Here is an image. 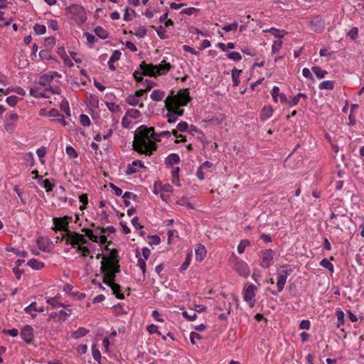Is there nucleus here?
Here are the masks:
<instances>
[{"mask_svg":"<svg viewBox=\"0 0 364 364\" xmlns=\"http://www.w3.org/2000/svg\"><path fill=\"white\" fill-rule=\"evenodd\" d=\"M148 130H141L140 127L135 132L133 149L139 154L150 156L156 149L155 142L149 139Z\"/></svg>","mask_w":364,"mask_h":364,"instance_id":"1","label":"nucleus"},{"mask_svg":"<svg viewBox=\"0 0 364 364\" xmlns=\"http://www.w3.org/2000/svg\"><path fill=\"white\" fill-rule=\"evenodd\" d=\"M100 271L103 274V278L115 279L116 274L120 272V266L118 261H114L112 258H105L102 257L101 262Z\"/></svg>","mask_w":364,"mask_h":364,"instance_id":"2","label":"nucleus"},{"mask_svg":"<svg viewBox=\"0 0 364 364\" xmlns=\"http://www.w3.org/2000/svg\"><path fill=\"white\" fill-rule=\"evenodd\" d=\"M191 100L189 96V91L188 89L181 90L177 95L168 96L165 100V104L170 105L176 104V105H181L182 107L186 106L188 102Z\"/></svg>","mask_w":364,"mask_h":364,"instance_id":"3","label":"nucleus"},{"mask_svg":"<svg viewBox=\"0 0 364 364\" xmlns=\"http://www.w3.org/2000/svg\"><path fill=\"white\" fill-rule=\"evenodd\" d=\"M66 13L72 15V18L79 23H84L87 20L86 12L83 6L78 4H71L65 9Z\"/></svg>","mask_w":364,"mask_h":364,"instance_id":"4","label":"nucleus"},{"mask_svg":"<svg viewBox=\"0 0 364 364\" xmlns=\"http://www.w3.org/2000/svg\"><path fill=\"white\" fill-rule=\"evenodd\" d=\"M72 218L68 215H65L62 218H53V223L54 227L52 228L55 232L57 231H63L65 232L66 234L72 232L69 230V223L71 220Z\"/></svg>","mask_w":364,"mask_h":364,"instance_id":"5","label":"nucleus"},{"mask_svg":"<svg viewBox=\"0 0 364 364\" xmlns=\"http://www.w3.org/2000/svg\"><path fill=\"white\" fill-rule=\"evenodd\" d=\"M67 238L65 240L66 245H71L73 247H75L76 245H85L88 242L85 239V235L78 232H73L66 234Z\"/></svg>","mask_w":364,"mask_h":364,"instance_id":"6","label":"nucleus"},{"mask_svg":"<svg viewBox=\"0 0 364 364\" xmlns=\"http://www.w3.org/2000/svg\"><path fill=\"white\" fill-rule=\"evenodd\" d=\"M257 290L256 286L250 284L243 292V299L248 304L250 307L252 308L255 305V291Z\"/></svg>","mask_w":364,"mask_h":364,"instance_id":"7","label":"nucleus"},{"mask_svg":"<svg viewBox=\"0 0 364 364\" xmlns=\"http://www.w3.org/2000/svg\"><path fill=\"white\" fill-rule=\"evenodd\" d=\"M262 258L259 265L264 269H268L273 263L274 251L271 249L262 250L261 252Z\"/></svg>","mask_w":364,"mask_h":364,"instance_id":"8","label":"nucleus"},{"mask_svg":"<svg viewBox=\"0 0 364 364\" xmlns=\"http://www.w3.org/2000/svg\"><path fill=\"white\" fill-rule=\"evenodd\" d=\"M311 29L316 33H321L325 28V21L319 16H314L310 21Z\"/></svg>","mask_w":364,"mask_h":364,"instance_id":"9","label":"nucleus"},{"mask_svg":"<svg viewBox=\"0 0 364 364\" xmlns=\"http://www.w3.org/2000/svg\"><path fill=\"white\" fill-rule=\"evenodd\" d=\"M139 69L141 70L144 75H149L151 77L157 76L156 65L152 63L146 64L144 61L141 62L139 65Z\"/></svg>","mask_w":364,"mask_h":364,"instance_id":"10","label":"nucleus"},{"mask_svg":"<svg viewBox=\"0 0 364 364\" xmlns=\"http://www.w3.org/2000/svg\"><path fill=\"white\" fill-rule=\"evenodd\" d=\"M115 279H109L103 278V283L109 287L113 294L117 299H123L124 298V294L120 292L121 287L119 284L114 282Z\"/></svg>","mask_w":364,"mask_h":364,"instance_id":"11","label":"nucleus"},{"mask_svg":"<svg viewBox=\"0 0 364 364\" xmlns=\"http://www.w3.org/2000/svg\"><path fill=\"white\" fill-rule=\"evenodd\" d=\"M292 272V269L291 268L283 270L281 274H279L277 287L278 291L281 292L283 291L284 288V285L287 282V279L288 276H289Z\"/></svg>","mask_w":364,"mask_h":364,"instance_id":"12","label":"nucleus"},{"mask_svg":"<svg viewBox=\"0 0 364 364\" xmlns=\"http://www.w3.org/2000/svg\"><path fill=\"white\" fill-rule=\"evenodd\" d=\"M21 337L26 343H31L34 338L33 328L26 325L21 331Z\"/></svg>","mask_w":364,"mask_h":364,"instance_id":"13","label":"nucleus"},{"mask_svg":"<svg viewBox=\"0 0 364 364\" xmlns=\"http://www.w3.org/2000/svg\"><path fill=\"white\" fill-rule=\"evenodd\" d=\"M330 219L333 220L332 223L336 228H341V225H344L349 220V218L346 214L340 215L334 213H331Z\"/></svg>","mask_w":364,"mask_h":364,"instance_id":"14","label":"nucleus"},{"mask_svg":"<svg viewBox=\"0 0 364 364\" xmlns=\"http://www.w3.org/2000/svg\"><path fill=\"white\" fill-rule=\"evenodd\" d=\"M235 270L242 277H247L250 271L247 264L243 261H238L235 264Z\"/></svg>","mask_w":364,"mask_h":364,"instance_id":"15","label":"nucleus"},{"mask_svg":"<svg viewBox=\"0 0 364 364\" xmlns=\"http://www.w3.org/2000/svg\"><path fill=\"white\" fill-rule=\"evenodd\" d=\"M271 95L272 96V98L275 102L278 101V97L279 98V101L282 103H287V97L285 94L283 92H279V87L277 86H274Z\"/></svg>","mask_w":364,"mask_h":364,"instance_id":"16","label":"nucleus"},{"mask_svg":"<svg viewBox=\"0 0 364 364\" xmlns=\"http://www.w3.org/2000/svg\"><path fill=\"white\" fill-rule=\"evenodd\" d=\"M137 166H139L140 168H144V165L142 161L139 160L134 161L132 164H129L127 166L126 174L132 175L133 173L138 172V169L136 168Z\"/></svg>","mask_w":364,"mask_h":364,"instance_id":"17","label":"nucleus"},{"mask_svg":"<svg viewBox=\"0 0 364 364\" xmlns=\"http://www.w3.org/2000/svg\"><path fill=\"white\" fill-rule=\"evenodd\" d=\"M24 311H26V313H27L28 314H31V317L33 318H36V314H33L32 311H38V312H43L44 311V307L43 306H41V307L37 308L36 307V302H32L30 305H28V306H26L24 309Z\"/></svg>","mask_w":364,"mask_h":364,"instance_id":"18","label":"nucleus"},{"mask_svg":"<svg viewBox=\"0 0 364 364\" xmlns=\"http://www.w3.org/2000/svg\"><path fill=\"white\" fill-rule=\"evenodd\" d=\"M171 65L166 60H162L161 63L156 65L157 75H161L168 72L171 69Z\"/></svg>","mask_w":364,"mask_h":364,"instance_id":"19","label":"nucleus"},{"mask_svg":"<svg viewBox=\"0 0 364 364\" xmlns=\"http://www.w3.org/2000/svg\"><path fill=\"white\" fill-rule=\"evenodd\" d=\"M120 57H121V52L119 50H116L112 53V54L108 61V65H109V68L110 70H115L116 68H115V66L114 65V63L115 61L119 60Z\"/></svg>","mask_w":364,"mask_h":364,"instance_id":"20","label":"nucleus"},{"mask_svg":"<svg viewBox=\"0 0 364 364\" xmlns=\"http://www.w3.org/2000/svg\"><path fill=\"white\" fill-rule=\"evenodd\" d=\"M180 162V157L177 154L172 153L169 154L166 159H165V163L168 166H173L174 164H179Z\"/></svg>","mask_w":364,"mask_h":364,"instance_id":"21","label":"nucleus"},{"mask_svg":"<svg viewBox=\"0 0 364 364\" xmlns=\"http://www.w3.org/2000/svg\"><path fill=\"white\" fill-rule=\"evenodd\" d=\"M273 114V109L272 107H264L260 113V119L262 122L266 121L269 119Z\"/></svg>","mask_w":364,"mask_h":364,"instance_id":"22","label":"nucleus"},{"mask_svg":"<svg viewBox=\"0 0 364 364\" xmlns=\"http://www.w3.org/2000/svg\"><path fill=\"white\" fill-rule=\"evenodd\" d=\"M88 332L89 330L86 329L85 328L80 327L71 333V338L77 339L85 336L87 333H88Z\"/></svg>","mask_w":364,"mask_h":364,"instance_id":"23","label":"nucleus"},{"mask_svg":"<svg viewBox=\"0 0 364 364\" xmlns=\"http://www.w3.org/2000/svg\"><path fill=\"white\" fill-rule=\"evenodd\" d=\"M27 265L31 267L33 269L39 270L44 267V263L40 262L36 259H31L28 261Z\"/></svg>","mask_w":364,"mask_h":364,"instance_id":"24","label":"nucleus"},{"mask_svg":"<svg viewBox=\"0 0 364 364\" xmlns=\"http://www.w3.org/2000/svg\"><path fill=\"white\" fill-rule=\"evenodd\" d=\"M196 259L202 261L206 255V249L203 245H200L198 248L196 249Z\"/></svg>","mask_w":364,"mask_h":364,"instance_id":"25","label":"nucleus"},{"mask_svg":"<svg viewBox=\"0 0 364 364\" xmlns=\"http://www.w3.org/2000/svg\"><path fill=\"white\" fill-rule=\"evenodd\" d=\"M53 80V75H50V74H44L39 77L38 83L41 85L46 86L50 85V83Z\"/></svg>","mask_w":364,"mask_h":364,"instance_id":"26","label":"nucleus"},{"mask_svg":"<svg viewBox=\"0 0 364 364\" xmlns=\"http://www.w3.org/2000/svg\"><path fill=\"white\" fill-rule=\"evenodd\" d=\"M58 54L61 57V58L64 60L65 63H67V61H70V64H69V67H72L73 65V62L70 60L69 57L68 56L65 49L64 47H58L57 50Z\"/></svg>","mask_w":364,"mask_h":364,"instance_id":"27","label":"nucleus"},{"mask_svg":"<svg viewBox=\"0 0 364 364\" xmlns=\"http://www.w3.org/2000/svg\"><path fill=\"white\" fill-rule=\"evenodd\" d=\"M166 105H168V104H165V106ZM168 106V108L172 110L171 112L178 117L183 115L184 109H180L181 105H176V104L171 103Z\"/></svg>","mask_w":364,"mask_h":364,"instance_id":"28","label":"nucleus"},{"mask_svg":"<svg viewBox=\"0 0 364 364\" xmlns=\"http://www.w3.org/2000/svg\"><path fill=\"white\" fill-rule=\"evenodd\" d=\"M130 34H134L139 38H144L147 33V30L144 26H139L135 28V32L133 33L132 31L129 32Z\"/></svg>","mask_w":364,"mask_h":364,"instance_id":"29","label":"nucleus"},{"mask_svg":"<svg viewBox=\"0 0 364 364\" xmlns=\"http://www.w3.org/2000/svg\"><path fill=\"white\" fill-rule=\"evenodd\" d=\"M30 94L33 97L36 98H48L49 96H48L46 94H45L43 92L40 91L39 88L37 87H31L30 89Z\"/></svg>","mask_w":364,"mask_h":364,"instance_id":"30","label":"nucleus"},{"mask_svg":"<svg viewBox=\"0 0 364 364\" xmlns=\"http://www.w3.org/2000/svg\"><path fill=\"white\" fill-rule=\"evenodd\" d=\"M241 72H242V70H237L236 68H234L232 70V80L233 82L234 87H237L240 84V81L239 77H240Z\"/></svg>","mask_w":364,"mask_h":364,"instance_id":"31","label":"nucleus"},{"mask_svg":"<svg viewBox=\"0 0 364 364\" xmlns=\"http://www.w3.org/2000/svg\"><path fill=\"white\" fill-rule=\"evenodd\" d=\"M122 198L124 200V205L125 206L128 207L130 205V201L129 199H133L134 200H136L137 198V196L132 192L126 191L123 196Z\"/></svg>","mask_w":364,"mask_h":364,"instance_id":"32","label":"nucleus"},{"mask_svg":"<svg viewBox=\"0 0 364 364\" xmlns=\"http://www.w3.org/2000/svg\"><path fill=\"white\" fill-rule=\"evenodd\" d=\"M164 96H165V92L164 91L160 90H155L151 94L150 97L154 101L159 102V101H161L164 98Z\"/></svg>","mask_w":364,"mask_h":364,"instance_id":"33","label":"nucleus"},{"mask_svg":"<svg viewBox=\"0 0 364 364\" xmlns=\"http://www.w3.org/2000/svg\"><path fill=\"white\" fill-rule=\"evenodd\" d=\"M95 33L102 39H106L108 37V32L101 26H97L94 29Z\"/></svg>","mask_w":364,"mask_h":364,"instance_id":"34","label":"nucleus"},{"mask_svg":"<svg viewBox=\"0 0 364 364\" xmlns=\"http://www.w3.org/2000/svg\"><path fill=\"white\" fill-rule=\"evenodd\" d=\"M311 70L319 79L325 77L326 75L328 73L326 70L321 69L318 66H313Z\"/></svg>","mask_w":364,"mask_h":364,"instance_id":"35","label":"nucleus"},{"mask_svg":"<svg viewBox=\"0 0 364 364\" xmlns=\"http://www.w3.org/2000/svg\"><path fill=\"white\" fill-rule=\"evenodd\" d=\"M140 253L138 250H136V257H138V266L140 267L143 275L144 276L146 271V260L143 259L141 257H139Z\"/></svg>","mask_w":364,"mask_h":364,"instance_id":"36","label":"nucleus"},{"mask_svg":"<svg viewBox=\"0 0 364 364\" xmlns=\"http://www.w3.org/2000/svg\"><path fill=\"white\" fill-rule=\"evenodd\" d=\"M82 232H85V235L89 237L90 240L94 242H98V236L94 234L93 231L89 228H82Z\"/></svg>","mask_w":364,"mask_h":364,"instance_id":"37","label":"nucleus"},{"mask_svg":"<svg viewBox=\"0 0 364 364\" xmlns=\"http://www.w3.org/2000/svg\"><path fill=\"white\" fill-rule=\"evenodd\" d=\"M318 88L320 90H332L334 88V82L331 80L323 81L319 84Z\"/></svg>","mask_w":364,"mask_h":364,"instance_id":"38","label":"nucleus"},{"mask_svg":"<svg viewBox=\"0 0 364 364\" xmlns=\"http://www.w3.org/2000/svg\"><path fill=\"white\" fill-rule=\"evenodd\" d=\"M300 97H302L306 100L307 99V95L304 93L299 92L295 97H293L292 100L289 102V107H294L299 102Z\"/></svg>","mask_w":364,"mask_h":364,"instance_id":"39","label":"nucleus"},{"mask_svg":"<svg viewBox=\"0 0 364 364\" xmlns=\"http://www.w3.org/2000/svg\"><path fill=\"white\" fill-rule=\"evenodd\" d=\"M47 303L49 305H50L53 308H55L56 306H62V307L65 306V305L63 304L60 303L58 301V297L57 296H54V297L48 298L47 299Z\"/></svg>","mask_w":364,"mask_h":364,"instance_id":"40","label":"nucleus"},{"mask_svg":"<svg viewBox=\"0 0 364 364\" xmlns=\"http://www.w3.org/2000/svg\"><path fill=\"white\" fill-rule=\"evenodd\" d=\"M60 109L63 112H65L67 117L71 116L70 109L69 107V103L68 101L66 99H63L60 104Z\"/></svg>","mask_w":364,"mask_h":364,"instance_id":"41","label":"nucleus"},{"mask_svg":"<svg viewBox=\"0 0 364 364\" xmlns=\"http://www.w3.org/2000/svg\"><path fill=\"white\" fill-rule=\"evenodd\" d=\"M336 316H337V328H340L341 326L344 324V317L345 314L343 311L341 310H337L336 312Z\"/></svg>","mask_w":364,"mask_h":364,"instance_id":"42","label":"nucleus"},{"mask_svg":"<svg viewBox=\"0 0 364 364\" xmlns=\"http://www.w3.org/2000/svg\"><path fill=\"white\" fill-rule=\"evenodd\" d=\"M151 28L154 29L156 31L158 36H159V38L161 39H166L168 38L167 35L166 34V31L162 26H159V28H156L154 26H151Z\"/></svg>","mask_w":364,"mask_h":364,"instance_id":"43","label":"nucleus"},{"mask_svg":"<svg viewBox=\"0 0 364 364\" xmlns=\"http://www.w3.org/2000/svg\"><path fill=\"white\" fill-rule=\"evenodd\" d=\"M168 105H166L165 107L168 110V112L166 114V117L168 118V122L171 124L174 123L177 121L178 117L175 115L171 111V109L168 108Z\"/></svg>","mask_w":364,"mask_h":364,"instance_id":"44","label":"nucleus"},{"mask_svg":"<svg viewBox=\"0 0 364 364\" xmlns=\"http://www.w3.org/2000/svg\"><path fill=\"white\" fill-rule=\"evenodd\" d=\"M39 57L42 60H54L55 59L50 54V52L48 49L41 50L39 52Z\"/></svg>","mask_w":364,"mask_h":364,"instance_id":"45","label":"nucleus"},{"mask_svg":"<svg viewBox=\"0 0 364 364\" xmlns=\"http://www.w3.org/2000/svg\"><path fill=\"white\" fill-rule=\"evenodd\" d=\"M33 30L36 35H43L46 32V26L40 23H36L33 26Z\"/></svg>","mask_w":364,"mask_h":364,"instance_id":"46","label":"nucleus"},{"mask_svg":"<svg viewBox=\"0 0 364 364\" xmlns=\"http://www.w3.org/2000/svg\"><path fill=\"white\" fill-rule=\"evenodd\" d=\"M250 245V242L248 240H242L237 246V252L239 254H242L245 252V248Z\"/></svg>","mask_w":364,"mask_h":364,"instance_id":"47","label":"nucleus"},{"mask_svg":"<svg viewBox=\"0 0 364 364\" xmlns=\"http://www.w3.org/2000/svg\"><path fill=\"white\" fill-rule=\"evenodd\" d=\"M320 265L323 267L327 269L331 272H333V264L326 258L321 259L320 262Z\"/></svg>","mask_w":364,"mask_h":364,"instance_id":"48","label":"nucleus"},{"mask_svg":"<svg viewBox=\"0 0 364 364\" xmlns=\"http://www.w3.org/2000/svg\"><path fill=\"white\" fill-rule=\"evenodd\" d=\"M126 102L132 106H135L139 104V99L134 95H129L125 100Z\"/></svg>","mask_w":364,"mask_h":364,"instance_id":"49","label":"nucleus"},{"mask_svg":"<svg viewBox=\"0 0 364 364\" xmlns=\"http://www.w3.org/2000/svg\"><path fill=\"white\" fill-rule=\"evenodd\" d=\"M264 32H269L272 36H274L275 38H278L279 39H281L284 37V34H281L280 30H279L276 28H271L269 29L264 30Z\"/></svg>","mask_w":364,"mask_h":364,"instance_id":"50","label":"nucleus"},{"mask_svg":"<svg viewBox=\"0 0 364 364\" xmlns=\"http://www.w3.org/2000/svg\"><path fill=\"white\" fill-rule=\"evenodd\" d=\"M237 26H238V23L235 21L231 24L225 25L222 28V30L227 33V32H229V31H236L237 28Z\"/></svg>","mask_w":364,"mask_h":364,"instance_id":"51","label":"nucleus"},{"mask_svg":"<svg viewBox=\"0 0 364 364\" xmlns=\"http://www.w3.org/2000/svg\"><path fill=\"white\" fill-rule=\"evenodd\" d=\"M107 109L112 113L120 111V107L114 102H106Z\"/></svg>","mask_w":364,"mask_h":364,"instance_id":"52","label":"nucleus"},{"mask_svg":"<svg viewBox=\"0 0 364 364\" xmlns=\"http://www.w3.org/2000/svg\"><path fill=\"white\" fill-rule=\"evenodd\" d=\"M42 186L46 189V192H50L53 189L54 183H51L49 179H45L43 181Z\"/></svg>","mask_w":364,"mask_h":364,"instance_id":"53","label":"nucleus"},{"mask_svg":"<svg viewBox=\"0 0 364 364\" xmlns=\"http://www.w3.org/2000/svg\"><path fill=\"white\" fill-rule=\"evenodd\" d=\"M55 44V38L53 36L47 37L44 41V46L46 48H52Z\"/></svg>","mask_w":364,"mask_h":364,"instance_id":"54","label":"nucleus"},{"mask_svg":"<svg viewBox=\"0 0 364 364\" xmlns=\"http://www.w3.org/2000/svg\"><path fill=\"white\" fill-rule=\"evenodd\" d=\"M227 57L234 61H240L242 59V55L238 52L232 51L227 54Z\"/></svg>","mask_w":364,"mask_h":364,"instance_id":"55","label":"nucleus"},{"mask_svg":"<svg viewBox=\"0 0 364 364\" xmlns=\"http://www.w3.org/2000/svg\"><path fill=\"white\" fill-rule=\"evenodd\" d=\"M283 42L282 41H274L272 46V53H278L282 48Z\"/></svg>","mask_w":364,"mask_h":364,"instance_id":"56","label":"nucleus"},{"mask_svg":"<svg viewBox=\"0 0 364 364\" xmlns=\"http://www.w3.org/2000/svg\"><path fill=\"white\" fill-rule=\"evenodd\" d=\"M126 115L132 119H138L140 116V112L136 109H130L127 110Z\"/></svg>","mask_w":364,"mask_h":364,"instance_id":"57","label":"nucleus"},{"mask_svg":"<svg viewBox=\"0 0 364 364\" xmlns=\"http://www.w3.org/2000/svg\"><path fill=\"white\" fill-rule=\"evenodd\" d=\"M7 251L13 252L14 254H16L18 256H21L22 257H27L28 254L26 251H21L19 249H16L14 247H11L10 249H6Z\"/></svg>","mask_w":364,"mask_h":364,"instance_id":"58","label":"nucleus"},{"mask_svg":"<svg viewBox=\"0 0 364 364\" xmlns=\"http://www.w3.org/2000/svg\"><path fill=\"white\" fill-rule=\"evenodd\" d=\"M80 121L82 126L87 127L90 124V119L89 117L85 114H82L80 116Z\"/></svg>","mask_w":364,"mask_h":364,"instance_id":"59","label":"nucleus"},{"mask_svg":"<svg viewBox=\"0 0 364 364\" xmlns=\"http://www.w3.org/2000/svg\"><path fill=\"white\" fill-rule=\"evenodd\" d=\"M92 352L93 358L96 361L100 362V360L101 359V353H100V350L96 348V346L95 345H93L92 347Z\"/></svg>","mask_w":364,"mask_h":364,"instance_id":"60","label":"nucleus"},{"mask_svg":"<svg viewBox=\"0 0 364 364\" xmlns=\"http://www.w3.org/2000/svg\"><path fill=\"white\" fill-rule=\"evenodd\" d=\"M191 259V255L187 254L185 261L183 262V264H181V266L180 267L181 271H184L188 269V267L190 265Z\"/></svg>","mask_w":364,"mask_h":364,"instance_id":"61","label":"nucleus"},{"mask_svg":"<svg viewBox=\"0 0 364 364\" xmlns=\"http://www.w3.org/2000/svg\"><path fill=\"white\" fill-rule=\"evenodd\" d=\"M146 329L150 334L157 333L158 335H161V333L158 330V326L154 324L148 326Z\"/></svg>","mask_w":364,"mask_h":364,"instance_id":"62","label":"nucleus"},{"mask_svg":"<svg viewBox=\"0 0 364 364\" xmlns=\"http://www.w3.org/2000/svg\"><path fill=\"white\" fill-rule=\"evenodd\" d=\"M18 100V97L16 95H11L6 98V102L11 107H14L16 105L17 102Z\"/></svg>","mask_w":364,"mask_h":364,"instance_id":"63","label":"nucleus"},{"mask_svg":"<svg viewBox=\"0 0 364 364\" xmlns=\"http://www.w3.org/2000/svg\"><path fill=\"white\" fill-rule=\"evenodd\" d=\"M358 28L356 27H353L352 28L348 33V36L352 39V40H355L358 37Z\"/></svg>","mask_w":364,"mask_h":364,"instance_id":"64","label":"nucleus"}]
</instances>
